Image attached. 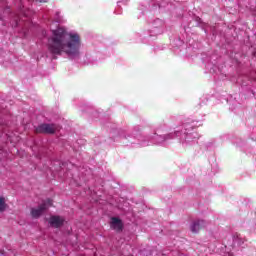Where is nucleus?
Returning a JSON list of instances; mask_svg holds the SVG:
<instances>
[{"label": "nucleus", "instance_id": "f257e3e1", "mask_svg": "<svg viewBox=\"0 0 256 256\" xmlns=\"http://www.w3.org/2000/svg\"><path fill=\"white\" fill-rule=\"evenodd\" d=\"M48 51L53 57H68V59H79L83 40L81 34L75 30H68L67 27L59 26L52 30L47 43Z\"/></svg>", "mask_w": 256, "mask_h": 256}, {"label": "nucleus", "instance_id": "f03ea898", "mask_svg": "<svg viewBox=\"0 0 256 256\" xmlns=\"http://www.w3.org/2000/svg\"><path fill=\"white\" fill-rule=\"evenodd\" d=\"M197 123L198 122L195 121H188L181 127H178L174 132L168 134H162L163 131H165V126L158 127L152 136L147 138L138 136V141H141L140 145L142 147H148V145L151 144L167 147L172 139H178L183 149H189V147L195 145V143H197V139H199V134L193 131V129L197 127Z\"/></svg>", "mask_w": 256, "mask_h": 256}, {"label": "nucleus", "instance_id": "7ed1b4c3", "mask_svg": "<svg viewBox=\"0 0 256 256\" xmlns=\"http://www.w3.org/2000/svg\"><path fill=\"white\" fill-rule=\"evenodd\" d=\"M53 205V201L51 199L45 200L42 204H40L37 208L31 209V215L34 219L41 217L45 211H47V207H51Z\"/></svg>", "mask_w": 256, "mask_h": 256}, {"label": "nucleus", "instance_id": "20e7f679", "mask_svg": "<svg viewBox=\"0 0 256 256\" xmlns=\"http://www.w3.org/2000/svg\"><path fill=\"white\" fill-rule=\"evenodd\" d=\"M61 129L58 124H41L36 128L37 133L53 134Z\"/></svg>", "mask_w": 256, "mask_h": 256}, {"label": "nucleus", "instance_id": "39448f33", "mask_svg": "<svg viewBox=\"0 0 256 256\" xmlns=\"http://www.w3.org/2000/svg\"><path fill=\"white\" fill-rule=\"evenodd\" d=\"M165 26V22L161 19H156L152 23L151 36L153 35H161L163 33V27Z\"/></svg>", "mask_w": 256, "mask_h": 256}, {"label": "nucleus", "instance_id": "423d86ee", "mask_svg": "<svg viewBox=\"0 0 256 256\" xmlns=\"http://www.w3.org/2000/svg\"><path fill=\"white\" fill-rule=\"evenodd\" d=\"M63 223H65V218L61 216H51L49 219V224L51 227H55L56 229L62 227Z\"/></svg>", "mask_w": 256, "mask_h": 256}, {"label": "nucleus", "instance_id": "0eeeda50", "mask_svg": "<svg viewBox=\"0 0 256 256\" xmlns=\"http://www.w3.org/2000/svg\"><path fill=\"white\" fill-rule=\"evenodd\" d=\"M206 225L207 223L204 220H196L190 225V231H192V233H199Z\"/></svg>", "mask_w": 256, "mask_h": 256}, {"label": "nucleus", "instance_id": "6e6552de", "mask_svg": "<svg viewBox=\"0 0 256 256\" xmlns=\"http://www.w3.org/2000/svg\"><path fill=\"white\" fill-rule=\"evenodd\" d=\"M110 227L115 231H122L123 230V222L121 219L117 217H113L110 222Z\"/></svg>", "mask_w": 256, "mask_h": 256}, {"label": "nucleus", "instance_id": "1a4fd4ad", "mask_svg": "<svg viewBox=\"0 0 256 256\" xmlns=\"http://www.w3.org/2000/svg\"><path fill=\"white\" fill-rule=\"evenodd\" d=\"M54 21L56 23H65V18H63V15H61V12H56L55 17H54Z\"/></svg>", "mask_w": 256, "mask_h": 256}, {"label": "nucleus", "instance_id": "9d476101", "mask_svg": "<svg viewBox=\"0 0 256 256\" xmlns=\"http://www.w3.org/2000/svg\"><path fill=\"white\" fill-rule=\"evenodd\" d=\"M5 207H7V204H5V198L0 197V212L5 211Z\"/></svg>", "mask_w": 256, "mask_h": 256}, {"label": "nucleus", "instance_id": "9b49d317", "mask_svg": "<svg viewBox=\"0 0 256 256\" xmlns=\"http://www.w3.org/2000/svg\"><path fill=\"white\" fill-rule=\"evenodd\" d=\"M37 3H47V0H35Z\"/></svg>", "mask_w": 256, "mask_h": 256}, {"label": "nucleus", "instance_id": "f8f14e48", "mask_svg": "<svg viewBox=\"0 0 256 256\" xmlns=\"http://www.w3.org/2000/svg\"><path fill=\"white\" fill-rule=\"evenodd\" d=\"M121 5H125V2L124 1H119L118 2V7H121Z\"/></svg>", "mask_w": 256, "mask_h": 256}, {"label": "nucleus", "instance_id": "ddd939ff", "mask_svg": "<svg viewBox=\"0 0 256 256\" xmlns=\"http://www.w3.org/2000/svg\"><path fill=\"white\" fill-rule=\"evenodd\" d=\"M158 7L161 9V7H165V5L158 4Z\"/></svg>", "mask_w": 256, "mask_h": 256}, {"label": "nucleus", "instance_id": "4468645a", "mask_svg": "<svg viewBox=\"0 0 256 256\" xmlns=\"http://www.w3.org/2000/svg\"><path fill=\"white\" fill-rule=\"evenodd\" d=\"M3 255H4V253L0 251V256H3Z\"/></svg>", "mask_w": 256, "mask_h": 256}, {"label": "nucleus", "instance_id": "2eb2a0df", "mask_svg": "<svg viewBox=\"0 0 256 256\" xmlns=\"http://www.w3.org/2000/svg\"><path fill=\"white\" fill-rule=\"evenodd\" d=\"M130 143H136L135 141L130 140Z\"/></svg>", "mask_w": 256, "mask_h": 256}]
</instances>
